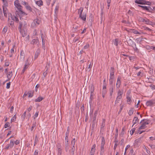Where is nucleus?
<instances>
[{"label": "nucleus", "instance_id": "864d4df0", "mask_svg": "<svg viewBox=\"0 0 155 155\" xmlns=\"http://www.w3.org/2000/svg\"><path fill=\"white\" fill-rule=\"evenodd\" d=\"M28 64H27V63L26 62V64L25 65L23 69L26 70L28 68Z\"/></svg>", "mask_w": 155, "mask_h": 155}, {"label": "nucleus", "instance_id": "a18cd8bd", "mask_svg": "<svg viewBox=\"0 0 155 155\" xmlns=\"http://www.w3.org/2000/svg\"><path fill=\"white\" fill-rule=\"evenodd\" d=\"M121 98L117 97L116 100L115 102V104H117L119 103V101L120 100Z\"/></svg>", "mask_w": 155, "mask_h": 155}, {"label": "nucleus", "instance_id": "20e7f679", "mask_svg": "<svg viewBox=\"0 0 155 155\" xmlns=\"http://www.w3.org/2000/svg\"><path fill=\"white\" fill-rule=\"evenodd\" d=\"M40 21L38 19H35L31 24V27L33 28L36 27L40 24Z\"/></svg>", "mask_w": 155, "mask_h": 155}, {"label": "nucleus", "instance_id": "a211bd4d", "mask_svg": "<svg viewBox=\"0 0 155 155\" xmlns=\"http://www.w3.org/2000/svg\"><path fill=\"white\" fill-rule=\"evenodd\" d=\"M110 91V96H112L114 92V87L112 85H111L109 90Z\"/></svg>", "mask_w": 155, "mask_h": 155}, {"label": "nucleus", "instance_id": "a19ab883", "mask_svg": "<svg viewBox=\"0 0 155 155\" xmlns=\"http://www.w3.org/2000/svg\"><path fill=\"white\" fill-rule=\"evenodd\" d=\"M36 122H35L34 123H33L31 129V131H32L34 129V128L36 127Z\"/></svg>", "mask_w": 155, "mask_h": 155}, {"label": "nucleus", "instance_id": "13d9d810", "mask_svg": "<svg viewBox=\"0 0 155 155\" xmlns=\"http://www.w3.org/2000/svg\"><path fill=\"white\" fill-rule=\"evenodd\" d=\"M65 143H69L68 137H65Z\"/></svg>", "mask_w": 155, "mask_h": 155}, {"label": "nucleus", "instance_id": "b1692460", "mask_svg": "<svg viewBox=\"0 0 155 155\" xmlns=\"http://www.w3.org/2000/svg\"><path fill=\"white\" fill-rule=\"evenodd\" d=\"M65 149L66 152H67L70 150H69V143H65Z\"/></svg>", "mask_w": 155, "mask_h": 155}, {"label": "nucleus", "instance_id": "f704fd0d", "mask_svg": "<svg viewBox=\"0 0 155 155\" xmlns=\"http://www.w3.org/2000/svg\"><path fill=\"white\" fill-rule=\"evenodd\" d=\"M26 111H25L24 113L23 114L21 115V119H22V120H24L25 119V117H26Z\"/></svg>", "mask_w": 155, "mask_h": 155}, {"label": "nucleus", "instance_id": "f3484780", "mask_svg": "<svg viewBox=\"0 0 155 155\" xmlns=\"http://www.w3.org/2000/svg\"><path fill=\"white\" fill-rule=\"evenodd\" d=\"M155 103V102L153 101H147L146 103V105L147 106H150Z\"/></svg>", "mask_w": 155, "mask_h": 155}, {"label": "nucleus", "instance_id": "8fccbe9b", "mask_svg": "<svg viewBox=\"0 0 155 155\" xmlns=\"http://www.w3.org/2000/svg\"><path fill=\"white\" fill-rule=\"evenodd\" d=\"M58 150V155H61L62 152V149Z\"/></svg>", "mask_w": 155, "mask_h": 155}, {"label": "nucleus", "instance_id": "de8ad7c7", "mask_svg": "<svg viewBox=\"0 0 155 155\" xmlns=\"http://www.w3.org/2000/svg\"><path fill=\"white\" fill-rule=\"evenodd\" d=\"M135 128H132L130 131V134L131 135H132L134 133L135 131Z\"/></svg>", "mask_w": 155, "mask_h": 155}, {"label": "nucleus", "instance_id": "7c9ffc66", "mask_svg": "<svg viewBox=\"0 0 155 155\" xmlns=\"http://www.w3.org/2000/svg\"><path fill=\"white\" fill-rule=\"evenodd\" d=\"M118 39L117 38L115 39L113 41V43L116 46H117L118 45Z\"/></svg>", "mask_w": 155, "mask_h": 155}, {"label": "nucleus", "instance_id": "39448f33", "mask_svg": "<svg viewBox=\"0 0 155 155\" xmlns=\"http://www.w3.org/2000/svg\"><path fill=\"white\" fill-rule=\"evenodd\" d=\"M31 44L33 45H36L38 47L39 45V42L38 39H34L32 40L31 42Z\"/></svg>", "mask_w": 155, "mask_h": 155}, {"label": "nucleus", "instance_id": "37998d69", "mask_svg": "<svg viewBox=\"0 0 155 155\" xmlns=\"http://www.w3.org/2000/svg\"><path fill=\"white\" fill-rule=\"evenodd\" d=\"M38 142V138L37 137V136L36 135L35 136V141H34V146H35L36 144Z\"/></svg>", "mask_w": 155, "mask_h": 155}, {"label": "nucleus", "instance_id": "423d86ee", "mask_svg": "<svg viewBox=\"0 0 155 155\" xmlns=\"http://www.w3.org/2000/svg\"><path fill=\"white\" fill-rule=\"evenodd\" d=\"M140 126L139 127V129L140 130L143 129L145 128V119H143L141 121L140 123Z\"/></svg>", "mask_w": 155, "mask_h": 155}, {"label": "nucleus", "instance_id": "f03ea898", "mask_svg": "<svg viewBox=\"0 0 155 155\" xmlns=\"http://www.w3.org/2000/svg\"><path fill=\"white\" fill-rule=\"evenodd\" d=\"M27 23L25 21H20L18 29L19 30H27Z\"/></svg>", "mask_w": 155, "mask_h": 155}, {"label": "nucleus", "instance_id": "a878e982", "mask_svg": "<svg viewBox=\"0 0 155 155\" xmlns=\"http://www.w3.org/2000/svg\"><path fill=\"white\" fill-rule=\"evenodd\" d=\"M114 69L113 67H111L110 72V75H114Z\"/></svg>", "mask_w": 155, "mask_h": 155}, {"label": "nucleus", "instance_id": "bf43d9fd", "mask_svg": "<svg viewBox=\"0 0 155 155\" xmlns=\"http://www.w3.org/2000/svg\"><path fill=\"white\" fill-rule=\"evenodd\" d=\"M11 84V83L10 82L7 84L6 87L7 89H9L10 87V86Z\"/></svg>", "mask_w": 155, "mask_h": 155}, {"label": "nucleus", "instance_id": "5701e85b", "mask_svg": "<svg viewBox=\"0 0 155 155\" xmlns=\"http://www.w3.org/2000/svg\"><path fill=\"white\" fill-rule=\"evenodd\" d=\"M105 120L104 119H103L102 120V122L101 125V129H102L104 128L105 125Z\"/></svg>", "mask_w": 155, "mask_h": 155}, {"label": "nucleus", "instance_id": "dca6fc26", "mask_svg": "<svg viewBox=\"0 0 155 155\" xmlns=\"http://www.w3.org/2000/svg\"><path fill=\"white\" fill-rule=\"evenodd\" d=\"M131 32L135 34L140 35L141 33H143L142 31H140V32H138L135 29H131Z\"/></svg>", "mask_w": 155, "mask_h": 155}, {"label": "nucleus", "instance_id": "69168bd1", "mask_svg": "<svg viewBox=\"0 0 155 155\" xmlns=\"http://www.w3.org/2000/svg\"><path fill=\"white\" fill-rule=\"evenodd\" d=\"M22 5H24L25 6L28 4V3L24 1H22Z\"/></svg>", "mask_w": 155, "mask_h": 155}, {"label": "nucleus", "instance_id": "aec40b11", "mask_svg": "<svg viewBox=\"0 0 155 155\" xmlns=\"http://www.w3.org/2000/svg\"><path fill=\"white\" fill-rule=\"evenodd\" d=\"M14 143L15 141L14 140H10V143L8 144L10 147V148H12L13 147Z\"/></svg>", "mask_w": 155, "mask_h": 155}, {"label": "nucleus", "instance_id": "393cba45", "mask_svg": "<svg viewBox=\"0 0 155 155\" xmlns=\"http://www.w3.org/2000/svg\"><path fill=\"white\" fill-rule=\"evenodd\" d=\"M36 4L39 6L43 5V2L41 0H39L36 2Z\"/></svg>", "mask_w": 155, "mask_h": 155}, {"label": "nucleus", "instance_id": "473e14b6", "mask_svg": "<svg viewBox=\"0 0 155 155\" xmlns=\"http://www.w3.org/2000/svg\"><path fill=\"white\" fill-rule=\"evenodd\" d=\"M127 102L128 103H129L131 101V99L130 97V95H128L127 96Z\"/></svg>", "mask_w": 155, "mask_h": 155}, {"label": "nucleus", "instance_id": "603ef678", "mask_svg": "<svg viewBox=\"0 0 155 155\" xmlns=\"http://www.w3.org/2000/svg\"><path fill=\"white\" fill-rule=\"evenodd\" d=\"M38 112H37L35 114V115H34L33 117L34 119H35L36 117H37L38 116Z\"/></svg>", "mask_w": 155, "mask_h": 155}, {"label": "nucleus", "instance_id": "f8f14e48", "mask_svg": "<svg viewBox=\"0 0 155 155\" xmlns=\"http://www.w3.org/2000/svg\"><path fill=\"white\" fill-rule=\"evenodd\" d=\"M79 17L83 21H86V15L85 14L83 13V14L79 15Z\"/></svg>", "mask_w": 155, "mask_h": 155}, {"label": "nucleus", "instance_id": "9d476101", "mask_svg": "<svg viewBox=\"0 0 155 155\" xmlns=\"http://www.w3.org/2000/svg\"><path fill=\"white\" fill-rule=\"evenodd\" d=\"M153 5L146 6V11L153 12Z\"/></svg>", "mask_w": 155, "mask_h": 155}, {"label": "nucleus", "instance_id": "774afa93", "mask_svg": "<svg viewBox=\"0 0 155 155\" xmlns=\"http://www.w3.org/2000/svg\"><path fill=\"white\" fill-rule=\"evenodd\" d=\"M38 150H35L34 153V155H38Z\"/></svg>", "mask_w": 155, "mask_h": 155}, {"label": "nucleus", "instance_id": "9b49d317", "mask_svg": "<svg viewBox=\"0 0 155 155\" xmlns=\"http://www.w3.org/2000/svg\"><path fill=\"white\" fill-rule=\"evenodd\" d=\"M120 79L121 78L118 77L117 79V81L116 84V87L117 88H119L121 82H120Z\"/></svg>", "mask_w": 155, "mask_h": 155}, {"label": "nucleus", "instance_id": "5fc2aeb1", "mask_svg": "<svg viewBox=\"0 0 155 155\" xmlns=\"http://www.w3.org/2000/svg\"><path fill=\"white\" fill-rule=\"evenodd\" d=\"M16 118V115H14L13 117L11 119V120L12 122H14Z\"/></svg>", "mask_w": 155, "mask_h": 155}, {"label": "nucleus", "instance_id": "2eb2a0df", "mask_svg": "<svg viewBox=\"0 0 155 155\" xmlns=\"http://www.w3.org/2000/svg\"><path fill=\"white\" fill-rule=\"evenodd\" d=\"M8 80H10L13 74L12 71H10L6 74Z\"/></svg>", "mask_w": 155, "mask_h": 155}, {"label": "nucleus", "instance_id": "4be33fe9", "mask_svg": "<svg viewBox=\"0 0 155 155\" xmlns=\"http://www.w3.org/2000/svg\"><path fill=\"white\" fill-rule=\"evenodd\" d=\"M138 122V118L137 117H135L133 121V124L132 126L135 124H136Z\"/></svg>", "mask_w": 155, "mask_h": 155}, {"label": "nucleus", "instance_id": "6ab92c4d", "mask_svg": "<svg viewBox=\"0 0 155 155\" xmlns=\"http://www.w3.org/2000/svg\"><path fill=\"white\" fill-rule=\"evenodd\" d=\"M123 92H121L120 90H119L117 92V97L122 98V97Z\"/></svg>", "mask_w": 155, "mask_h": 155}, {"label": "nucleus", "instance_id": "4d7b16f0", "mask_svg": "<svg viewBox=\"0 0 155 155\" xmlns=\"http://www.w3.org/2000/svg\"><path fill=\"white\" fill-rule=\"evenodd\" d=\"M31 114L30 113H28L27 115L26 118H28V120H29L30 118L31 117Z\"/></svg>", "mask_w": 155, "mask_h": 155}, {"label": "nucleus", "instance_id": "3c124183", "mask_svg": "<svg viewBox=\"0 0 155 155\" xmlns=\"http://www.w3.org/2000/svg\"><path fill=\"white\" fill-rule=\"evenodd\" d=\"M106 92H107V91L106 90H104V91H103L102 92V96L103 98L104 97L105 94H106Z\"/></svg>", "mask_w": 155, "mask_h": 155}, {"label": "nucleus", "instance_id": "7ed1b4c3", "mask_svg": "<svg viewBox=\"0 0 155 155\" xmlns=\"http://www.w3.org/2000/svg\"><path fill=\"white\" fill-rule=\"evenodd\" d=\"M76 142L75 138H74L71 141V147L69 150L71 155H74V152L75 150V145Z\"/></svg>", "mask_w": 155, "mask_h": 155}, {"label": "nucleus", "instance_id": "ddd939ff", "mask_svg": "<svg viewBox=\"0 0 155 155\" xmlns=\"http://www.w3.org/2000/svg\"><path fill=\"white\" fill-rule=\"evenodd\" d=\"M3 9L4 16L6 17H7V14L8 13V11H7V9L6 8V7L3 6Z\"/></svg>", "mask_w": 155, "mask_h": 155}, {"label": "nucleus", "instance_id": "412c9836", "mask_svg": "<svg viewBox=\"0 0 155 155\" xmlns=\"http://www.w3.org/2000/svg\"><path fill=\"white\" fill-rule=\"evenodd\" d=\"M105 143L104 138V137H102L101 139V147H104V145Z\"/></svg>", "mask_w": 155, "mask_h": 155}, {"label": "nucleus", "instance_id": "c9c22d12", "mask_svg": "<svg viewBox=\"0 0 155 155\" xmlns=\"http://www.w3.org/2000/svg\"><path fill=\"white\" fill-rule=\"evenodd\" d=\"M2 1L4 3V5L3 6L6 7L7 6H8V3L7 1L6 0H2Z\"/></svg>", "mask_w": 155, "mask_h": 155}, {"label": "nucleus", "instance_id": "72a5a7b5", "mask_svg": "<svg viewBox=\"0 0 155 155\" xmlns=\"http://www.w3.org/2000/svg\"><path fill=\"white\" fill-rule=\"evenodd\" d=\"M134 112V109L133 108H131L129 111L128 114L130 116H131L133 114Z\"/></svg>", "mask_w": 155, "mask_h": 155}, {"label": "nucleus", "instance_id": "6e6d98bb", "mask_svg": "<svg viewBox=\"0 0 155 155\" xmlns=\"http://www.w3.org/2000/svg\"><path fill=\"white\" fill-rule=\"evenodd\" d=\"M50 67V64H47L46 66L45 67V69H46V71H47L48 69Z\"/></svg>", "mask_w": 155, "mask_h": 155}, {"label": "nucleus", "instance_id": "1a4fd4ad", "mask_svg": "<svg viewBox=\"0 0 155 155\" xmlns=\"http://www.w3.org/2000/svg\"><path fill=\"white\" fill-rule=\"evenodd\" d=\"M19 31L23 37H25L26 35L27 30H20Z\"/></svg>", "mask_w": 155, "mask_h": 155}, {"label": "nucleus", "instance_id": "cd10ccee", "mask_svg": "<svg viewBox=\"0 0 155 155\" xmlns=\"http://www.w3.org/2000/svg\"><path fill=\"white\" fill-rule=\"evenodd\" d=\"M98 110H96L94 112V116L93 120H96V117L97 115L98 114Z\"/></svg>", "mask_w": 155, "mask_h": 155}, {"label": "nucleus", "instance_id": "0e129e2a", "mask_svg": "<svg viewBox=\"0 0 155 155\" xmlns=\"http://www.w3.org/2000/svg\"><path fill=\"white\" fill-rule=\"evenodd\" d=\"M89 47V44H87L86 45H85L84 47V48L85 49H87Z\"/></svg>", "mask_w": 155, "mask_h": 155}, {"label": "nucleus", "instance_id": "c756f323", "mask_svg": "<svg viewBox=\"0 0 155 155\" xmlns=\"http://www.w3.org/2000/svg\"><path fill=\"white\" fill-rule=\"evenodd\" d=\"M28 94L29 97H31L33 95V91H29L28 93Z\"/></svg>", "mask_w": 155, "mask_h": 155}, {"label": "nucleus", "instance_id": "f257e3e1", "mask_svg": "<svg viewBox=\"0 0 155 155\" xmlns=\"http://www.w3.org/2000/svg\"><path fill=\"white\" fill-rule=\"evenodd\" d=\"M14 5L18 11H16V12L20 15H26L27 14L22 10V7L20 5L19 1L16 0L14 2Z\"/></svg>", "mask_w": 155, "mask_h": 155}, {"label": "nucleus", "instance_id": "052dcab7", "mask_svg": "<svg viewBox=\"0 0 155 155\" xmlns=\"http://www.w3.org/2000/svg\"><path fill=\"white\" fill-rule=\"evenodd\" d=\"M141 137H140V138H138L135 140V143H137L140 141L141 138Z\"/></svg>", "mask_w": 155, "mask_h": 155}, {"label": "nucleus", "instance_id": "e2e57ef3", "mask_svg": "<svg viewBox=\"0 0 155 155\" xmlns=\"http://www.w3.org/2000/svg\"><path fill=\"white\" fill-rule=\"evenodd\" d=\"M96 120H93L92 121V128H94V125L95 124V121Z\"/></svg>", "mask_w": 155, "mask_h": 155}, {"label": "nucleus", "instance_id": "680f3d73", "mask_svg": "<svg viewBox=\"0 0 155 155\" xmlns=\"http://www.w3.org/2000/svg\"><path fill=\"white\" fill-rule=\"evenodd\" d=\"M146 5H148V6L152 5V3L150 2L146 1Z\"/></svg>", "mask_w": 155, "mask_h": 155}, {"label": "nucleus", "instance_id": "c85d7f7f", "mask_svg": "<svg viewBox=\"0 0 155 155\" xmlns=\"http://www.w3.org/2000/svg\"><path fill=\"white\" fill-rule=\"evenodd\" d=\"M8 23L10 24V25L11 26L13 25L14 24V20L12 19H11L8 18Z\"/></svg>", "mask_w": 155, "mask_h": 155}, {"label": "nucleus", "instance_id": "2f4dec72", "mask_svg": "<svg viewBox=\"0 0 155 155\" xmlns=\"http://www.w3.org/2000/svg\"><path fill=\"white\" fill-rule=\"evenodd\" d=\"M25 8L27 10H29L30 12H31L32 11V8L28 4L27 5L25 6Z\"/></svg>", "mask_w": 155, "mask_h": 155}, {"label": "nucleus", "instance_id": "58836bf2", "mask_svg": "<svg viewBox=\"0 0 155 155\" xmlns=\"http://www.w3.org/2000/svg\"><path fill=\"white\" fill-rule=\"evenodd\" d=\"M83 11V8H80L78 10V13L79 14V15H82V12Z\"/></svg>", "mask_w": 155, "mask_h": 155}, {"label": "nucleus", "instance_id": "09e8293b", "mask_svg": "<svg viewBox=\"0 0 155 155\" xmlns=\"http://www.w3.org/2000/svg\"><path fill=\"white\" fill-rule=\"evenodd\" d=\"M138 20L140 21L144 22L145 21V20L142 17H139L138 18Z\"/></svg>", "mask_w": 155, "mask_h": 155}, {"label": "nucleus", "instance_id": "0eeeda50", "mask_svg": "<svg viewBox=\"0 0 155 155\" xmlns=\"http://www.w3.org/2000/svg\"><path fill=\"white\" fill-rule=\"evenodd\" d=\"M128 44L129 46H131L134 48H135L136 46V44L135 43L131 40H130L129 41Z\"/></svg>", "mask_w": 155, "mask_h": 155}, {"label": "nucleus", "instance_id": "338daca9", "mask_svg": "<svg viewBox=\"0 0 155 155\" xmlns=\"http://www.w3.org/2000/svg\"><path fill=\"white\" fill-rule=\"evenodd\" d=\"M124 134V128H123L122 129L120 133V135H122V136Z\"/></svg>", "mask_w": 155, "mask_h": 155}, {"label": "nucleus", "instance_id": "79ce46f5", "mask_svg": "<svg viewBox=\"0 0 155 155\" xmlns=\"http://www.w3.org/2000/svg\"><path fill=\"white\" fill-rule=\"evenodd\" d=\"M24 51H22L20 53V56L21 58H24L25 56H24Z\"/></svg>", "mask_w": 155, "mask_h": 155}, {"label": "nucleus", "instance_id": "c03bdc74", "mask_svg": "<svg viewBox=\"0 0 155 155\" xmlns=\"http://www.w3.org/2000/svg\"><path fill=\"white\" fill-rule=\"evenodd\" d=\"M91 92H94V87L93 84H91Z\"/></svg>", "mask_w": 155, "mask_h": 155}, {"label": "nucleus", "instance_id": "4468645a", "mask_svg": "<svg viewBox=\"0 0 155 155\" xmlns=\"http://www.w3.org/2000/svg\"><path fill=\"white\" fill-rule=\"evenodd\" d=\"M40 53V51L39 49H38L36 51L34 56V58L35 59H36L39 55Z\"/></svg>", "mask_w": 155, "mask_h": 155}, {"label": "nucleus", "instance_id": "49530a36", "mask_svg": "<svg viewBox=\"0 0 155 155\" xmlns=\"http://www.w3.org/2000/svg\"><path fill=\"white\" fill-rule=\"evenodd\" d=\"M10 126V123L9 122H7L4 125V127L6 128L8 127H9Z\"/></svg>", "mask_w": 155, "mask_h": 155}, {"label": "nucleus", "instance_id": "bb28decb", "mask_svg": "<svg viewBox=\"0 0 155 155\" xmlns=\"http://www.w3.org/2000/svg\"><path fill=\"white\" fill-rule=\"evenodd\" d=\"M44 98L41 96L39 97L38 98L35 100V101L36 102H39L41 101Z\"/></svg>", "mask_w": 155, "mask_h": 155}, {"label": "nucleus", "instance_id": "ea45409f", "mask_svg": "<svg viewBox=\"0 0 155 155\" xmlns=\"http://www.w3.org/2000/svg\"><path fill=\"white\" fill-rule=\"evenodd\" d=\"M92 65H91V62L90 64L89 65L88 67L86 68V70L87 71H90L91 70V69L92 68Z\"/></svg>", "mask_w": 155, "mask_h": 155}, {"label": "nucleus", "instance_id": "e433bc0d", "mask_svg": "<svg viewBox=\"0 0 155 155\" xmlns=\"http://www.w3.org/2000/svg\"><path fill=\"white\" fill-rule=\"evenodd\" d=\"M148 80L147 81L148 82H150L151 83H152L153 81L155 80L154 78H149L148 79Z\"/></svg>", "mask_w": 155, "mask_h": 155}, {"label": "nucleus", "instance_id": "4c0bfd02", "mask_svg": "<svg viewBox=\"0 0 155 155\" xmlns=\"http://www.w3.org/2000/svg\"><path fill=\"white\" fill-rule=\"evenodd\" d=\"M96 147V145L95 144H94L92 146L91 150V152H95V147Z\"/></svg>", "mask_w": 155, "mask_h": 155}, {"label": "nucleus", "instance_id": "6e6552de", "mask_svg": "<svg viewBox=\"0 0 155 155\" xmlns=\"http://www.w3.org/2000/svg\"><path fill=\"white\" fill-rule=\"evenodd\" d=\"M135 2L139 4H145V1L144 0H136L135 1Z\"/></svg>", "mask_w": 155, "mask_h": 155}]
</instances>
